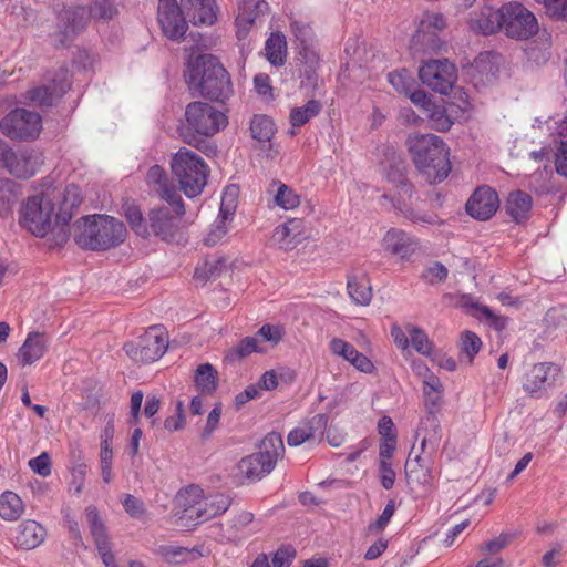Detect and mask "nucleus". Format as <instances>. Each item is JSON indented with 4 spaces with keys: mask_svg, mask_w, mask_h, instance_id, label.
<instances>
[{
    "mask_svg": "<svg viewBox=\"0 0 567 567\" xmlns=\"http://www.w3.org/2000/svg\"><path fill=\"white\" fill-rule=\"evenodd\" d=\"M24 504L21 497L12 492L0 494V517L7 522H16L24 514Z\"/></svg>",
    "mask_w": 567,
    "mask_h": 567,
    "instance_id": "36",
    "label": "nucleus"
},
{
    "mask_svg": "<svg viewBox=\"0 0 567 567\" xmlns=\"http://www.w3.org/2000/svg\"><path fill=\"white\" fill-rule=\"evenodd\" d=\"M557 134L560 138V146L556 155V171L559 175L567 177V117L559 123Z\"/></svg>",
    "mask_w": 567,
    "mask_h": 567,
    "instance_id": "49",
    "label": "nucleus"
},
{
    "mask_svg": "<svg viewBox=\"0 0 567 567\" xmlns=\"http://www.w3.org/2000/svg\"><path fill=\"white\" fill-rule=\"evenodd\" d=\"M419 76L431 90L447 94L456 80V72L447 60H431L420 68Z\"/></svg>",
    "mask_w": 567,
    "mask_h": 567,
    "instance_id": "13",
    "label": "nucleus"
},
{
    "mask_svg": "<svg viewBox=\"0 0 567 567\" xmlns=\"http://www.w3.org/2000/svg\"><path fill=\"white\" fill-rule=\"evenodd\" d=\"M425 115L427 116L431 127L439 132H446L451 128L455 120V114L450 110L446 102L436 103L430 106Z\"/></svg>",
    "mask_w": 567,
    "mask_h": 567,
    "instance_id": "35",
    "label": "nucleus"
},
{
    "mask_svg": "<svg viewBox=\"0 0 567 567\" xmlns=\"http://www.w3.org/2000/svg\"><path fill=\"white\" fill-rule=\"evenodd\" d=\"M172 171L187 197H196L203 192L207 183L208 166L195 152L179 148L172 159Z\"/></svg>",
    "mask_w": 567,
    "mask_h": 567,
    "instance_id": "7",
    "label": "nucleus"
},
{
    "mask_svg": "<svg viewBox=\"0 0 567 567\" xmlns=\"http://www.w3.org/2000/svg\"><path fill=\"white\" fill-rule=\"evenodd\" d=\"M388 80L390 84L402 94L410 93L415 82L411 73L406 69H401L389 73Z\"/></svg>",
    "mask_w": 567,
    "mask_h": 567,
    "instance_id": "53",
    "label": "nucleus"
},
{
    "mask_svg": "<svg viewBox=\"0 0 567 567\" xmlns=\"http://www.w3.org/2000/svg\"><path fill=\"white\" fill-rule=\"evenodd\" d=\"M42 130L39 113L25 109H16L0 122V131L11 140L28 141L37 138Z\"/></svg>",
    "mask_w": 567,
    "mask_h": 567,
    "instance_id": "12",
    "label": "nucleus"
},
{
    "mask_svg": "<svg viewBox=\"0 0 567 567\" xmlns=\"http://www.w3.org/2000/svg\"><path fill=\"white\" fill-rule=\"evenodd\" d=\"M285 454V445L279 433H268L260 444L258 453L243 457L236 470L238 475L248 481H257L269 474Z\"/></svg>",
    "mask_w": 567,
    "mask_h": 567,
    "instance_id": "6",
    "label": "nucleus"
},
{
    "mask_svg": "<svg viewBox=\"0 0 567 567\" xmlns=\"http://www.w3.org/2000/svg\"><path fill=\"white\" fill-rule=\"evenodd\" d=\"M229 506L230 499L224 494H215L208 497L203 496L202 505L197 509L194 525L196 526L225 513Z\"/></svg>",
    "mask_w": 567,
    "mask_h": 567,
    "instance_id": "31",
    "label": "nucleus"
},
{
    "mask_svg": "<svg viewBox=\"0 0 567 567\" xmlns=\"http://www.w3.org/2000/svg\"><path fill=\"white\" fill-rule=\"evenodd\" d=\"M421 456L417 455L413 462L408 461L405 464V473L408 481L417 484H426L430 481V470L420 464Z\"/></svg>",
    "mask_w": 567,
    "mask_h": 567,
    "instance_id": "55",
    "label": "nucleus"
},
{
    "mask_svg": "<svg viewBox=\"0 0 567 567\" xmlns=\"http://www.w3.org/2000/svg\"><path fill=\"white\" fill-rule=\"evenodd\" d=\"M347 290L351 300L359 306H368L372 299V287L367 274L348 276Z\"/></svg>",
    "mask_w": 567,
    "mask_h": 567,
    "instance_id": "30",
    "label": "nucleus"
},
{
    "mask_svg": "<svg viewBox=\"0 0 567 567\" xmlns=\"http://www.w3.org/2000/svg\"><path fill=\"white\" fill-rule=\"evenodd\" d=\"M125 512L133 518H141L144 513L143 502L131 494H125L122 499Z\"/></svg>",
    "mask_w": 567,
    "mask_h": 567,
    "instance_id": "63",
    "label": "nucleus"
},
{
    "mask_svg": "<svg viewBox=\"0 0 567 567\" xmlns=\"http://www.w3.org/2000/svg\"><path fill=\"white\" fill-rule=\"evenodd\" d=\"M481 347L482 341L476 333L470 330L462 332L460 339V348L462 353L467 357L470 362H472L474 357L480 352Z\"/></svg>",
    "mask_w": 567,
    "mask_h": 567,
    "instance_id": "54",
    "label": "nucleus"
},
{
    "mask_svg": "<svg viewBox=\"0 0 567 567\" xmlns=\"http://www.w3.org/2000/svg\"><path fill=\"white\" fill-rule=\"evenodd\" d=\"M218 373L210 363L198 365L195 371L194 382L203 394H212L217 388Z\"/></svg>",
    "mask_w": 567,
    "mask_h": 567,
    "instance_id": "39",
    "label": "nucleus"
},
{
    "mask_svg": "<svg viewBox=\"0 0 567 567\" xmlns=\"http://www.w3.org/2000/svg\"><path fill=\"white\" fill-rule=\"evenodd\" d=\"M157 18L165 37L174 41L183 39L188 24L177 0H159Z\"/></svg>",
    "mask_w": 567,
    "mask_h": 567,
    "instance_id": "15",
    "label": "nucleus"
},
{
    "mask_svg": "<svg viewBox=\"0 0 567 567\" xmlns=\"http://www.w3.org/2000/svg\"><path fill=\"white\" fill-rule=\"evenodd\" d=\"M0 164L11 175L30 178L37 172V159L27 151L14 152L0 140Z\"/></svg>",
    "mask_w": 567,
    "mask_h": 567,
    "instance_id": "17",
    "label": "nucleus"
},
{
    "mask_svg": "<svg viewBox=\"0 0 567 567\" xmlns=\"http://www.w3.org/2000/svg\"><path fill=\"white\" fill-rule=\"evenodd\" d=\"M422 433V452L425 453L427 450L430 453L435 452L439 447L442 437L441 425L436 416H426L422 421L417 435H421Z\"/></svg>",
    "mask_w": 567,
    "mask_h": 567,
    "instance_id": "34",
    "label": "nucleus"
},
{
    "mask_svg": "<svg viewBox=\"0 0 567 567\" xmlns=\"http://www.w3.org/2000/svg\"><path fill=\"white\" fill-rule=\"evenodd\" d=\"M204 491L200 486L192 484L182 488L176 496V505L182 511L179 520L185 527L195 526V516L202 505Z\"/></svg>",
    "mask_w": 567,
    "mask_h": 567,
    "instance_id": "22",
    "label": "nucleus"
},
{
    "mask_svg": "<svg viewBox=\"0 0 567 567\" xmlns=\"http://www.w3.org/2000/svg\"><path fill=\"white\" fill-rule=\"evenodd\" d=\"M90 471L89 465L84 462L81 452L75 455L72 453V462L70 465V472L72 475L73 483L75 484V493L81 494L84 489L85 477Z\"/></svg>",
    "mask_w": 567,
    "mask_h": 567,
    "instance_id": "48",
    "label": "nucleus"
},
{
    "mask_svg": "<svg viewBox=\"0 0 567 567\" xmlns=\"http://www.w3.org/2000/svg\"><path fill=\"white\" fill-rule=\"evenodd\" d=\"M45 529L35 520L27 519L17 529L16 545L25 550L34 549L43 543Z\"/></svg>",
    "mask_w": 567,
    "mask_h": 567,
    "instance_id": "28",
    "label": "nucleus"
},
{
    "mask_svg": "<svg viewBox=\"0 0 567 567\" xmlns=\"http://www.w3.org/2000/svg\"><path fill=\"white\" fill-rule=\"evenodd\" d=\"M296 557V550L291 546L280 547L272 557V567H289Z\"/></svg>",
    "mask_w": 567,
    "mask_h": 567,
    "instance_id": "64",
    "label": "nucleus"
},
{
    "mask_svg": "<svg viewBox=\"0 0 567 567\" xmlns=\"http://www.w3.org/2000/svg\"><path fill=\"white\" fill-rule=\"evenodd\" d=\"M73 227L76 245L96 251L116 247L126 237L125 225L109 215L82 217Z\"/></svg>",
    "mask_w": 567,
    "mask_h": 567,
    "instance_id": "5",
    "label": "nucleus"
},
{
    "mask_svg": "<svg viewBox=\"0 0 567 567\" xmlns=\"http://www.w3.org/2000/svg\"><path fill=\"white\" fill-rule=\"evenodd\" d=\"M252 138L260 143L270 142L276 133L274 121L267 115H255L250 122Z\"/></svg>",
    "mask_w": 567,
    "mask_h": 567,
    "instance_id": "41",
    "label": "nucleus"
},
{
    "mask_svg": "<svg viewBox=\"0 0 567 567\" xmlns=\"http://www.w3.org/2000/svg\"><path fill=\"white\" fill-rule=\"evenodd\" d=\"M181 3L195 25H212L217 20L218 7L215 0H181Z\"/></svg>",
    "mask_w": 567,
    "mask_h": 567,
    "instance_id": "23",
    "label": "nucleus"
},
{
    "mask_svg": "<svg viewBox=\"0 0 567 567\" xmlns=\"http://www.w3.org/2000/svg\"><path fill=\"white\" fill-rule=\"evenodd\" d=\"M70 89L69 72L61 69L58 78L53 79L49 85H40L31 89L27 97L40 106L53 105Z\"/></svg>",
    "mask_w": 567,
    "mask_h": 567,
    "instance_id": "21",
    "label": "nucleus"
},
{
    "mask_svg": "<svg viewBox=\"0 0 567 567\" xmlns=\"http://www.w3.org/2000/svg\"><path fill=\"white\" fill-rule=\"evenodd\" d=\"M502 16V32L511 39L527 40L538 32L537 18L520 2L504 3Z\"/></svg>",
    "mask_w": 567,
    "mask_h": 567,
    "instance_id": "10",
    "label": "nucleus"
},
{
    "mask_svg": "<svg viewBox=\"0 0 567 567\" xmlns=\"http://www.w3.org/2000/svg\"><path fill=\"white\" fill-rule=\"evenodd\" d=\"M18 198L17 185L14 182L0 179V216L7 217L12 213L13 204Z\"/></svg>",
    "mask_w": 567,
    "mask_h": 567,
    "instance_id": "44",
    "label": "nucleus"
},
{
    "mask_svg": "<svg viewBox=\"0 0 567 567\" xmlns=\"http://www.w3.org/2000/svg\"><path fill=\"white\" fill-rule=\"evenodd\" d=\"M327 425L328 416L322 413L316 414L292 429L288 433L287 443L289 446H299L307 442H319L323 436Z\"/></svg>",
    "mask_w": 567,
    "mask_h": 567,
    "instance_id": "20",
    "label": "nucleus"
},
{
    "mask_svg": "<svg viewBox=\"0 0 567 567\" xmlns=\"http://www.w3.org/2000/svg\"><path fill=\"white\" fill-rule=\"evenodd\" d=\"M272 187L277 188L274 200L280 208L289 210L300 205V195L290 186L277 181L272 183Z\"/></svg>",
    "mask_w": 567,
    "mask_h": 567,
    "instance_id": "42",
    "label": "nucleus"
},
{
    "mask_svg": "<svg viewBox=\"0 0 567 567\" xmlns=\"http://www.w3.org/2000/svg\"><path fill=\"white\" fill-rule=\"evenodd\" d=\"M406 330L410 334L411 344L415 351L421 354H430L432 347L426 333L413 326H408Z\"/></svg>",
    "mask_w": 567,
    "mask_h": 567,
    "instance_id": "56",
    "label": "nucleus"
},
{
    "mask_svg": "<svg viewBox=\"0 0 567 567\" xmlns=\"http://www.w3.org/2000/svg\"><path fill=\"white\" fill-rule=\"evenodd\" d=\"M168 347L164 328L152 326L135 341L124 344L126 354L137 363H153L161 359Z\"/></svg>",
    "mask_w": 567,
    "mask_h": 567,
    "instance_id": "9",
    "label": "nucleus"
},
{
    "mask_svg": "<svg viewBox=\"0 0 567 567\" xmlns=\"http://www.w3.org/2000/svg\"><path fill=\"white\" fill-rule=\"evenodd\" d=\"M307 238L306 221L301 218H291L278 225L271 236L274 244L286 251L297 248Z\"/></svg>",
    "mask_w": 567,
    "mask_h": 567,
    "instance_id": "19",
    "label": "nucleus"
},
{
    "mask_svg": "<svg viewBox=\"0 0 567 567\" xmlns=\"http://www.w3.org/2000/svg\"><path fill=\"white\" fill-rule=\"evenodd\" d=\"M265 348L257 336L246 337L241 339L238 344L229 351L231 359L241 360L252 353H262Z\"/></svg>",
    "mask_w": 567,
    "mask_h": 567,
    "instance_id": "46",
    "label": "nucleus"
},
{
    "mask_svg": "<svg viewBox=\"0 0 567 567\" xmlns=\"http://www.w3.org/2000/svg\"><path fill=\"white\" fill-rule=\"evenodd\" d=\"M447 277V269L441 262H434L422 274V279L429 284L442 282Z\"/></svg>",
    "mask_w": 567,
    "mask_h": 567,
    "instance_id": "62",
    "label": "nucleus"
},
{
    "mask_svg": "<svg viewBox=\"0 0 567 567\" xmlns=\"http://www.w3.org/2000/svg\"><path fill=\"white\" fill-rule=\"evenodd\" d=\"M330 352L342 358L344 361L350 362L358 350L350 342L341 338H332L329 342Z\"/></svg>",
    "mask_w": 567,
    "mask_h": 567,
    "instance_id": "57",
    "label": "nucleus"
},
{
    "mask_svg": "<svg viewBox=\"0 0 567 567\" xmlns=\"http://www.w3.org/2000/svg\"><path fill=\"white\" fill-rule=\"evenodd\" d=\"M388 179L392 184V188L383 197L392 203L395 210L415 224L433 223L431 216L414 210L413 185L403 174L390 173Z\"/></svg>",
    "mask_w": 567,
    "mask_h": 567,
    "instance_id": "11",
    "label": "nucleus"
},
{
    "mask_svg": "<svg viewBox=\"0 0 567 567\" xmlns=\"http://www.w3.org/2000/svg\"><path fill=\"white\" fill-rule=\"evenodd\" d=\"M156 554L161 556L168 564H184L190 560H195L202 556L197 549H188L182 546L174 545H161L156 549Z\"/></svg>",
    "mask_w": 567,
    "mask_h": 567,
    "instance_id": "38",
    "label": "nucleus"
},
{
    "mask_svg": "<svg viewBox=\"0 0 567 567\" xmlns=\"http://www.w3.org/2000/svg\"><path fill=\"white\" fill-rule=\"evenodd\" d=\"M123 214L130 224L132 230L140 237L146 238L150 236L148 219L145 220L143 214L137 205L131 202H125L122 206Z\"/></svg>",
    "mask_w": 567,
    "mask_h": 567,
    "instance_id": "40",
    "label": "nucleus"
},
{
    "mask_svg": "<svg viewBox=\"0 0 567 567\" xmlns=\"http://www.w3.org/2000/svg\"><path fill=\"white\" fill-rule=\"evenodd\" d=\"M265 55L271 65L281 66L287 59V40L280 31L271 32L265 42Z\"/></svg>",
    "mask_w": 567,
    "mask_h": 567,
    "instance_id": "33",
    "label": "nucleus"
},
{
    "mask_svg": "<svg viewBox=\"0 0 567 567\" xmlns=\"http://www.w3.org/2000/svg\"><path fill=\"white\" fill-rule=\"evenodd\" d=\"M499 207L497 193L489 186L477 187L466 203V212L477 220H488Z\"/></svg>",
    "mask_w": 567,
    "mask_h": 567,
    "instance_id": "18",
    "label": "nucleus"
},
{
    "mask_svg": "<svg viewBox=\"0 0 567 567\" xmlns=\"http://www.w3.org/2000/svg\"><path fill=\"white\" fill-rule=\"evenodd\" d=\"M502 7L498 9L486 7L471 18L470 27L484 35L494 34L502 31Z\"/></svg>",
    "mask_w": 567,
    "mask_h": 567,
    "instance_id": "26",
    "label": "nucleus"
},
{
    "mask_svg": "<svg viewBox=\"0 0 567 567\" xmlns=\"http://www.w3.org/2000/svg\"><path fill=\"white\" fill-rule=\"evenodd\" d=\"M542 4L546 13L557 20H567V0H535Z\"/></svg>",
    "mask_w": 567,
    "mask_h": 567,
    "instance_id": "58",
    "label": "nucleus"
},
{
    "mask_svg": "<svg viewBox=\"0 0 567 567\" xmlns=\"http://www.w3.org/2000/svg\"><path fill=\"white\" fill-rule=\"evenodd\" d=\"M189 87L206 99L225 102L233 93L230 76L219 60L210 54L198 55L185 73Z\"/></svg>",
    "mask_w": 567,
    "mask_h": 567,
    "instance_id": "3",
    "label": "nucleus"
},
{
    "mask_svg": "<svg viewBox=\"0 0 567 567\" xmlns=\"http://www.w3.org/2000/svg\"><path fill=\"white\" fill-rule=\"evenodd\" d=\"M225 267L223 258L205 259L199 262L194 271V278L200 281H207L217 278Z\"/></svg>",
    "mask_w": 567,
    "mask_h": 567,
    "instance_id": "45",
    "label": "nucleus"
},
{
    "mask_svg": "<svg viewBox=\"0 0 567 567\" xmlns=\"http://www.w3.org/2000/svg\"><path fill=\"white\" fill-rule=\"evenodd\" d=\"M238 188L236 186H228L221 197V204L219 214L216 218V221L220 223L225 221V225H228V221L233 219L236 209V196Z\"/></svg>",
    "mask_w": 567,
    "mask_h": 567,
    "instance_id": "47",
    "label": "nucleus"
},
{
    "mask_svg": "<svg viewBox=\"0 0 567 567\" xmlns=\"http://www.w3.org/2000/svg\"><path fill=\"white\" fill-rule=\"evenodd\" d=\"M408 150L417 171L430 184L442 183L451 172L449 148L434 134L413 135L408 138Z\"/></svg>",
    "mask_w": 567,
    "mask_h": 567,
    "instance_id": "2",
    "label": "nucleus"
},
{
    "mask_svg": "<svg viewBox=\"0 0 567 567\" xmlns=\"http://www.w3.org/2000/svg\"><path fill=\"white\" fill-rule=\"evenodd\" d=\"M532 205L530 195L522 190H515L508 195L505 207L506 213L519 224L528 219Z\"/></svg>",
    "mask_w": 567,
    "mask_h": 567,
    "instance_id": "32",
    "label": "nucleus"
},
{
    "mask_svg": "<svg viewBox=\"0 0 567 567\" xmlns=\"http://www.w3.org/2000/svg\"><path fill=\"white\" fill-rule=\"evenodd\" d=\"M380 245L386 255L400 260H409L420 250V240L416 236L395 227L386 230Z\"/></svg>",
    "mask_w": 567,
    "mask_h": 567,
    "instance_id": "14",
    "label": "nucleus"
},
{
    "mask_svg": "<svg viewBox=\"0 0 567 567\" xmlns=\"http://www.w3.org/2000/svg\"><path fill=\"white\" fill-rule=\"evenodd\" d=\"M81 203V189L74 184L48 188L22 203L19 224L33 236L50 235L52 245L63 246L70 238V221Z\"/></svg>",
    "mask_w": 567,
    "mask_h": 567,
    "instance_id": "1",
    "label": "nucleus"
},
{
    "mask_svg": "<svg viewBox=\"0 0 567 567\" xmlns=\"http://www.w3.org/2000/svg\"><path fill=\"white\" fill-rule=\"evenodd\" d=\"M228 125V116L209 103L194 101L187 104L184 120L177 127L182 141L200 148L206 137H212Z\"/></svg>",
    "mask_w": 567,
    "mask_h": 567,
    "instance_id": "4",
    "label": "nucleus"
},
{
    "mask_svg": "<svg viewBox=\"0 0 567 567\" xmlns=\"http://www.w3.org/2000/svg\"><path fill=\"white\" fill-rule=\"evenodd\" d=\"M228 230L229 227L228 225H225V221L221 220L220 223H218L215 220V223L212 225L210 229L204 237V244L208 247L216 246L225 238Z\"/></svg>",
    "mask_w": 567,
    "mask_h": 567,
    "instance_id": "61",
    "label": "nucleus"
},
{
    "mask_svg": "<svg viewBox=\"0 0 567 567\" xmlns=\"http://www.w3.org/2000/svg\"><path fill=\"white\" fill-rule=\"evenodd\" d=\"M446 27L443 14L437 12H425L419 23L414 40L422 44L434 43L437 32Z\"/></svg>",
    "mask_w": 567,
    "mask_h": 567,
    "instance_id": "29",
    "label": "nucleus"
},
{
    "mask_svg": "<svg viewBox=\"0 0 567 567\" xmlns=\"http://www.w3.org/2000/svg\"><path fill=\"white\" fill-rule=\"evenodd\" d=\"M257 336H260L264 341L277 346L285 336V328L280 324L265 323L258 330Z\"/></svg>",
    "mask_w": 567,
    "mask_h": 567,
    "instance_id": "59",
    "label": "nucleus"
},
{
    "mask_svg": "<svg viewBox=\"0 0 567 567\" xmlns=\"http://www.w3.org/2000/svg\"><path fill=\"white\" fill-rule=\"evenodd\" d=\"M48 350V339L40 332H29L17 353L20 365H31L39 361Z\"/></svg>",
    "mask_w": 567,
    "mask_h": 567,
    "instance_id": "24",
    "label": "nucleus"
},
{
    "mask_svg": "<svg viewBox=\"0 0 567 567\" xmlns=\"http://www.w3.org/2000/svg\"><path fill=\"white\" fill-rule=\"evenodd\" d=\"M146 182L167 203H178L179 194L171 184L165 169L159 165L152 166L146 174Z\"/></svg>",
    "mask_w": 567,
    "mask_h": 567,
    "instance_id": "27",
    "label": "nucleus"
},
{
    "mask_svg": "<svg viewBox=\"0 0 567 567\" xmlns=\"http://www.w3.org/2000/svg\"><path fill=\"white\" fill-rule=\"evenodd\" d=\"M173 212L167 207L154 208L148 214L150 236L154 235L163 241H179L183 238L184 203L178 197V203H168Z\"/></svg>",
    "mask_w": 567,
    "mask_h": 567,
    "instance_id": "8",
    "label": "nucleus"
},
{
    "mask_svg": "<svg viewBox=\"0 0 567 567\" xmlns=\"http://www.w3.org/2000/svg\"><path fill=\"white\" fill-rule=\"evenodd\" d=\"M450 110L456 115L455 120L464 118L472 110V103L468 94L462 90H456L450 101H446Z\"/></svg>",
    "mask_w": 567,
    "mask_h": 567,
    "instance_id": "50",
    "label": "nucleus"
},
{
    "mask_svg": "<svg viewBox=\"0 0 567 567\" xmlns=\"http://www.w3.org/2000/svg\"><path fill=\"white\" fill-rule=\"evenodd\" d=\"M321 111L320 102L310 100L301 107H295L290 112V124L293 127H300L317 116Z\"/></svg>",
    "mask_w": 567,
    "mask_h": 567,
    "instance_id": "43",
    "label": "nucleus"
},
{
    "mask_svg": "<svg viewBox=\"0 0 567 567\" xmlns=\"http://www.w3.org/2000/svg\"><path fill=\"white\" fill-rule=\"evenodd\" d=\"M559 368L551 362L534 364L525 374L523 389L529 394H535L545 388L550 377L559 373Z\"/></svg>",
    "mask_w": 567,
    "mask_h": 567,
    "instance_id": "25",
    "label": "nucleus"
},
{
    "mask_svg": "<svg viewBox=\"0 0 567 567\" xmlns=\"http://www.w3.org/2000/svg\"><path fill=\"white\" fill-rule=\"evenodd\" d=\"M85 518L95 543L109 538L96 506L90 505L85 508Z\"/></svg>",
    "mask_w": 567,
    "mask_h": 567,
    "instance_id": "52",
    "label": "nucleus"
},
{
    "mask_svg": "<svg viewBox=\"0 0 567 567\" xmlns=\"http://www.w3.org/2000/svg\"><path fill=\"white\" fill-rule=\"evenodd\" d=\"M29 467L38 475L48 477L52 472L51 457L48 452H42L39 456L29 461Z\"/></svg>",
    "mask_w": 567,
    "mask_h": 567,
    "instance_id": "60",
    "label": "nucleus"
},
{
    "mask_svg": "<svg viewBox=\"0 0 567 567\" xmlns=\"http://www.w3.org/2000/svg\"><path fill=\"white\" fill-rule=\"evenodd\" d=\"M269 10V4L265 0L254 2V0H238V14L255 23L259 14H265Z\"/></svg>",
    "mask_w": 567,
    "mask_h": 567,
    "instance_id": "51",
    "label": "nucleus"
},
{
    "mask_svg": "<svg viewBox=\"0 0 567 567\" xmlns=\"http://www.w3.org/2000/svg\"><path fill=\"white\" fill-rule=\"evenodd\" d=\"M289 30L293 35L299 55L306 63H317L319 61V51L312 25L305 20L291 18Z\"/></svg>",
    "mask_w": 567,
    "mask_h": 567,
    "instance_id": "16",
    "label": "nucleus"
},
{
    "mask_svg": "<svg viewBox=\"0 0 567 567\" xmlns=\"http://www.w3.org/2000/svg\"><path fill=\"white\" fill-rule=\"evenodd\" d=\"M424 404L427 410V416H436L441 409L443 398V385L439 378L431 375L424 381L423 388Z\"/></svg>",
    "mask_w": 567,
    "mask_h": 567,
    "instance_id": "37",
    "label": "nucleus"
}]
</instances>
